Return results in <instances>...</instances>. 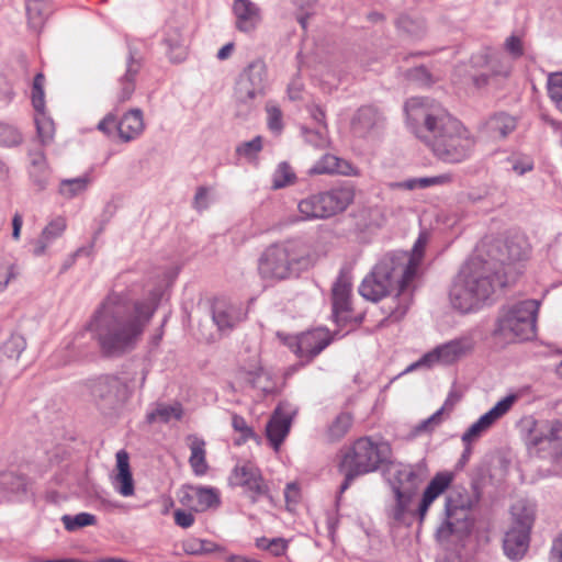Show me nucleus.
<instances>
[{
  "mask_svg": "<svg viewBox=\"0 0 562 562\" xmlns=\"http://www.w3.org/2000/svg\"><path fill=\"white\" fill-rule=\"evenodd\" d=\"M161 297L160 290L136 300L131 291H111L91 315L85 329L97 341L100 351L109 358L133 351L140 341Z\"/></svg>",
  "mask_w": 562,
  "mask_h": 562,
  "instance_id": "1",
  "label": "nucleus"
},
{
  "mask_svg": "<svg viewBox=\"0 0 562 562\" xmlns=\"http://www.w3.org/2000/svg\"><path fill=\"white\" fill-rule=\"evenodd\" d=\"M407 123L415 135L446 162H460L469 157L474 139L460 121L439 103L428 98H411L405 103Z\"/></svg>",
  "mask_w": 562,
  "mask_h": 562,
  "instance_id": "2",
  "label": "nucleus"
},
{
  "mask_svg": "<svg viewBox=\"0 0 562 562\" xmlns=\"http://www.w3.org/2000/svg\"><path fill=\"white\" fill-rule=\"evenodd\" d=\"M427 235L422 233L411 252L396 251L385 255L362 280L359 293L368 301L378 302L396 290L405 295L424 258Z\"/></svg>",
  "mask_w": 562,
  "mask_h": 562,
  "instance_id": "3",
  "label": "nucleus"
},
{
  "mask_svg": "<svg viewBox=\"0 0 562 562\" xmlns=\"http://www.w3.org/2000/svg\"><path fill=\"white\" fill-rule=\"evenodd\" d=\"M507 285L496 262L474 257L460 270L450 289V302L461 313H470L492 301Z\"/></svg>",
  "mask_w": 562,
  "mask_h": 562,
  "instance_id": "4",
  "label": "nucleus"
},
{
  "mask_svg": "<svg viewBox=\"0 0 562 562\" xmlns=\"http://www.w3.org/2000/svg\"><path fill=\"white\" fill-rule=\"evenodd\" d=\"M307 252L302 243L286 240L267 247L258 259V271L262 279L286 280L307 266Z\"/></svg>",
  "mask_w": 562,
  "mask_h": 562,
  "instance_id": "5",
  "label": "nucleus"
},
{
  "mask_svg": "<svg viewBox=\"0 0 562 562\" xmlns=\"http://www.w3.org/2000/svg\"><path fill=\"white\" fill-rule=\"evenodd\" d=\"M269 89L268 71L263 60L256 59L239 74L234 87L235 115L248 117L266 97Z\"/></svg>",
  "mask_w": 562,
  "mask_h": 562,
  "instance_id": "6",
  "label": "nucleus"
},
{
  "mask_svg": "<svg viewBox=\"0 0 562 562\" xmlns=\"http://www.w3.org/2000/svg\"><path fill=\"white\" fill-rule=\"evenodd\" d=\"M384 460L382 449L376 442L369 437L357 439L341 453L339 471L345 479L339 493L347 491L356 477L376 471Z\"/></svg>",
  "mask_w": 562,
  "mask_h": 562,
  "instance_id": "7",
  "label": "nucleus"
},
{
  "mask_svg": "<svg viewBox=\"0 0 562 562\" xmlns=\"http://www.w3.org/2000/svg\"><path fill=\"white\" fill-rule=\"evenodd\" d=\"M539 303L525 300L504 306L498 314L493 335L507 341L529 340L536 336Z\"/></svg>",
  "mask_w": 562,
  "mask_h": 562,
  "instance_id": "8",
  "label": "nucleus"
},
{
  "mask_svg": "<svg viewBox=\"0 0 562 562\" xmlns=\"http://www.w3.org/2000/svg\"><path fill=\"white\" fill-rule=\"evenodd\" d=\"M452 476L449 473H437L424 491L422 502L417 508L416 514L419 520L423 521L431 503L441 495L451 483ZM394 493V502L391 504L386 514L387 517L397 524L411 525L415 517V512L412 508V503L415 495L404 494L400 492Z\"/></svg>",
  "mask_w": 562,
  "mask_h": 562,
  "instance_id": "9",
  "label": "nucleus"
},
{
  "mask_svg": "<svg viewBox=\"0 0 562 562\" xmlns=\"http://www.w3.org/2000/svg\"><path fill=\"white\" fill-rule=\"evenodd\" d=\"M89 390L98 409L109 417L119 416L131 397L127 383L113 374L90 380Z\"/></svg>",
  "mask_w": 562,
  "mask_h": 562,
  "instance_id": "10",
  "label": "nucleus"
},
{
  "mask_svg": "<svg viewBox=\"0 0 562 562\" xmlns=\"http://www.w3.org/2000/svg\"><path fill=\"white\" fill-rule=\"evenodd\" d=\"M473 348L474 340L470 336L456 338L441 346H438L432 351L426 353L419 361L412 364L407 371H411L419 366H431L436 362L451 364L470 353Z\"/></svg>",
  "mask_w": 562,
  "mask_h": 562,
  "instance_id": "11",
  "label": "nucleus"
},
{
  "mask_svg": "<svg viewBox=\"0 0 562 562\" xmlns=\"http://www.w3.org/2000/svg\"><path fill=\"white\" fill-rule=\"evenodd\" d=\"M233 485L241 486L252 503L260 497H269V487L266 484L260 470L251 463L236 465L231 474Z\"/></svg>",
  "mask_w": 562,
  "mask_h": 562,
  "instance_id": "12",
  "label": "nucleus"
},
{
  "mask_svg": "<svg viewBox=\"0 0 562 562\" xmlns=\"http://www.w3.org/2000/svg\"><path fill=\"white\" fill-rule=\"evenodd\" d=\"M330 342L331 336L327 329L315 328L291 338L289 346L299 358L311 361Z\"/></svg>",
  "mask_w": 562,
  "mask_h": 562,
  "instance_id": "13",
  "label": "nucleus"
},
{
  "mask_svg": "<svg viewBox=\"0 0 562 562\" xmlns=\"http://www.w3.org/2000/svg\"><path fill=\"white\" fill-rule=\"evenodd\" d=\"M516 394H509L498 401L488 412L483 414L468 430L462 435V442L465 446L477 440L487 429H490L499 418L506 415L517 401Z\"/></svg>",
  "mask_w": 562,
  "mask_h": 562,
  "instance_id": "14",
  "label": "nucleus"
},
{
  "mask_svg": "<svg viewBox=\"0 0 562 562\" xmlns=\"http://www.w3.org/2000/svg\"><path fill=\"white\" fill-rule=\"evenodd\" d=\"M246 318L241 305L226 299H215L212 305V319L222 333H229Z\"/></svg>",
  "mask_w": 562,
  "mask_h": 562,
  "instance_id": "15",
  "label": "nucleus"
},
{
  "mask_svg": "<svg viewBox=\"0 0 562 562\" xmlns=\"http://www.w3.org/2000/svg\"><path fill=\"white\" fill-rule=\"evenodd\" d=\"M44 82L45 77L42 72H38L33 80L32 87V103L36 112L40 113L35 117V124L37 128L38 137L43 144L48 143L54 135V123L52 120L44 115Z\"/></svg>",
  "mask_w": 562,
  "mask_h": 562,
  "instance_id": "16",
  "label": "nucleus"
},
{
  "mask_svg": "<svg viewBox=\"0 0 562 562\" xmlns=\"http://www.w3.org/2000/svg\"><path fill=\"white\" fill-rule=\"evenodd\" d=\"M471 508L449 509L446 508V519L438 527L436 536L440 541L448 540L451 536L459 538L468 535L472 528L470 518Z\"/></svg>",
  "mask_w": 562,
  "mask_h": 562,
  "instance_id": "17",
  "label": "nucleus"
},
{
  "mask_svg": "<svg viewBox=\"0 0 562 562\" xmlns=\"http://www.w3.org/2000/svg\"><path fill=\"white\" fill-rule=\"evenodd\" d=\"M142 67V58L137 56L135 50L130 49L124 72L117 79V103H124L132 98L136 87V77Z\"/></svg>",
  "mask_w": 562,
  "mask_h": 562,
  "instance_id": "18",
  "label": "nucleus"
},
{
  "mask_svg": "<svg viewBox=\"0 0 562 562\" xmlns=\"http://www.w3.org/2000/svg\"><path fill=\"white\" fill-rule=\"evenodd\" d=\"M324 212V220L344 212L353 201V190L349 187L334 188L317 193Z\"/></svg>",
  "mask_w": 562,
  "mask_h": 562,
  "instance_id": "19",
  "label": "nucleus"
},
{
  "mask_svg": "<svg viewBox=\"0 0 562 562\" xmlns=\"http://www.w3.org/2000/svg\"><path fill=\"white\" fill-rule=\"evenodd\" d=\"M425 476V471L419 465H402L391 481L392 491L415 495Z\"/></svg>",
  "mask_w": 562,
  "mask_h": 562,
  "instance_id": "20",
  "label": "nucleus"
},
{
  "mask_svg": "<svg viewBox=\"0 0 562 562\" xmlns=\"http://www.w3.org/2000/svg\"><path fill=\"white\" fill-rule=\"evenodd\" d=\"M180 502L191 506L195 512H203L220 504L216 490L212 487L189 486L182 492Z\"/></svg>",
  "mask_w": 562,
  "mask_h": 562,
  "instance_id": "21",
  "label": "nucleus"
},
{
  "mask_svg": "<svg viewBox=\"0 0 562 562\" xmlns=\"http://www.w3.org/2000/svg\"><path fill=\"white\" fill-rule=\"evenodd\" d=\"M233 12L236 18V29L249 33L260 22V9L250 0H234Z\"/></svg>",
  "mask_w": 562,
  "mask_h": 562,
  "instance_id": "22",
  "label": "nucleus"
},
{
  "mask_svg": "<svg viewBox=\"0 0 562 562\" xmlns=\"http://www.w3.org/2000/svg\"><path fill=\"white\" fill-rule=\"evenodd\" d=\"M67 223L65 217L57 216L53 218L42 231L41 235L32 241L33 255L35 257L44 256L47 248L59 238L66 231Z\"/></svg>",
  "mask_w": 562,
  "mask_h": 562,
  "instance_id": "23",
  "label": "nucleus"
},
{
  "mask_svg": "<svg viewBox=\"0 0 562 562\" xmlns=\"http://www.w3.org/2000/svg\"><path fill=\"white\" fill-rule=\"evenodd\" d=\"M292 424V415L278 407L266 426V434L272 447L278 450L288 436Z\"/></svg>",
  "mask_w": 562,
  "mask_h": 562,
  "instance_id": "24",
  "label": "nucleus"
},
{
  "mask_svg": "<svg viewBox=\"0 0 562 562\" xmlns=\"http://www.w3.org/2000/svg\"><path fill=\"white\" fill-rule=\"evenodd\" d=\"M381 121L382 116L378 109L371 105L361 106L351 119V131L358 137H366Z\"/></svg>",
  "mask_w": 562,
  "mask_h": 562,
  "instance_id": "25",
  "label": "nucleus"
},
{
  "mask_svg": "<svg viewBox=\"0 0 562 562\" xmlns=\"http://www.w3.org/2000/svg\"><path fill=\"white\" fill-rule=\"evenodd\" d=\"M351 282L349 278L340 273L331 289L333 313L336 317L346 318L350 312Z\"/></svg>",
  "mask_w": 562,
  "mask_h": 562,
  "instance_id": "26",
  "label": "nucleus"
},
{
  "mask_svg": "<svg viewBox=\"0 0 562 562\" xmlns=\"http://www.w3.org/2000/svg\"><path fill=\"white\" fill-rule=\"evenodd\" d=\"M144 127L143 112L140 109L135 108L127 111L117 122L116 132L119 137L127 143L139 136Z\"/></svg>",
  "mask_w": 562,
  "mask_h": 562,
  "instance_id": "27",
  "label": "nucleus"
},
{
  "mask_svg": "<svg viewBox=\"0 0 562 562\" xmlns=\"http://www.w3.org/2000/svg\"><path fill=\"white\" fill-rule=\"evenodd\" d=\"M530 533L509 528L503 540V549L506 557L513 561L522 559L529 547Z\"/></svg>",
  "mask_w": 562,
  "mask_h": 562,
  "instance_id": "28",
  "label": "nucleus"
},
{
  "mask_svg": "<svg viewBox=\"0 0 562 562\" xmlns=\"http://www.w3.org/2000/svg\"><path fill=\"white\" fill-rule=\"evenodd\" d=\"M116 469L117 473L113 479L115 490L125 497L134 495V480L130 470L128 454L124 450L116 453Z\"/></svg>",
  "mask_w": 562,
  "mask_h": 562,
  "instance_id": "29",
  "label": "nucleus"
},
{
  "mask_svg": "<svg viewBox=\"0 0 562 562\" xmlns=\"http://www.w3.org/2000/svg\"><path fill=\"white\" fill-rule=\"evenodd\" d=\"M171 61L180 63L187 57V37L178 25H168L165 38Z\"/></svg>",
  "mask_w": 562,
  "mask_h": 562,
  "instance_id": "30",
  "label": "nucleus"
},
{
  "mask_svg": "<svg viewBox=\"0 0 562 562\" xmlns=\"http://www.w3.org/2000/svg\"><path fill=\"white\" fill-rule=\"evenodd\" d=\"M183 415L182 405L178 402L169 405L166 403L157 402L154 403L150 409L146 413L145 419L149 425L156 423H169L172 418L180 420Z\"/></svg>",
  "mask_w": 562,
  "mask_h": 562,
  "instance_id": "31",
  "label": "nucleus"
},
{
  "mask_svg": "<svg viewBox=\"0 0 562 562\" xmlns=\"http://www.w3.org/2000/svg\"><path fill=\"white\" fill-rule=\"evenodd\" d=\"M29 27L40 32L52 14L50 0H25Z\"/></svg>",
  "mask_w": 562,
  "mask_h": 562,
  "instance_id": "32",
  "label": "nucleus"
},
{
  "mask_svg": "<svg viewBox=\"0 0 562 562\" xmlns=\"http://www.w3.org/2000/svg\"><path fill=\"white\" fill-rule=\"evenodd\" d=\"M26 347V341L19 334L11 335L0 347V367L10 368L14 366Z\"/></svg>",
  "mask_w": 562,
  "mask_h": 562,
  "instance_id": "33",
  "label": "nucleus"
},
{
  "mask_svg": "<svg viewBox=\"0 0 562 562\" xmlns=\"http://www.w3.org/2000/svg\"><path fill=\"white\" fill-rule=\"evenodd\" d=\"M528 434L526 436V445L529 448H537L539 450L549 449V437L551 422L535 419L528 420Z\"/></svg>",
  "mask_w": 562,
  "mask_h": 562,
  "instance_id": "34",
  "label": "nucleus"
},
{
  "mask_svg": "<svg viewBox=\"0 0 562 562\" xmlns=\"http://www.w3.org/2000/svg\"><path fill=\"white\" fill-rule=\"evenodd\" d=\"M513 524L510 528L526 532L531 531L535 521V506L526 501H518L512 506Z\"/></svg>",
  "mask_w": 562,
  "mask_h": 562,
  "instance_id": "35",
  "label": "nucleus"
},
{
  "mask_svg": "<svg viewBox=\"0 0 562 562\" xmlns=\"http://www.w3.org/2000/svg\"><path fill=\"white\" fill-rule=\"evenodd\" d=\"M351 166L344 159L334 155H324L314 166L310 169V175H349Z\"/></svg>",
  "mask_w": 562,
  "mask_h": 562,
  "instance_id": "36",
  "label": "nucleus"
},
{
  "mask_svg": "<svg viewBox=\"0 0 562 562\" xmlns=\"http://www.w3.org/2000/svg\"><path fill=\"white\" fill-rule=\"evenodd\" d=\"M452 177L448 173L434 176V177H422V178H412L404 181L391 182L389 187L391 189H402V190H416V189H426L434 186H442L446 183H450Z\"/></svg>",
  "mask_w": 562,
  "mask_h": 562,
  "instance_id": "37",
  "label": "nucleus"
},
{
  "mask_svg": "<svg viewBox=\"0 0 562 562\" xmlns=\"http://www.w3.org/2000/svg\"><path fill=\"white\" fill-rule=\"evenodd\" d=\"M516 119L507 113H497L488 119L486 128L492 137L505 138L516 128Z\"/></svg>",
  "mask_w": 562,
  "mask_h": 562,
  "instance_id": "38",
  "label": "nucleus"
},
{
  "mask_svg": "<svg viewBox=\"0 0 562 562\" xmlns=\"http://www.w3.org/2000/svg\"><path fill=\"white\" fill-rule=\"evenodd\" d=\"M504 249L506 250V256H502L501 258L493 261L496 262V266L499 268L501 272L506 277V267L512 262L526 258L528 249L525 243L516 241L514 239L507 240L504 244Z\"/></svg>",
  "mask_w": 562,
  "mask_h": 562,
  "instance_id": "39",
  "label": "nucleus"
},
{
  "mask_svg": "<svg viewBox=\"0 0 562 562\" xmlns=\"http://www.w3.org/2000/svg\"><path fill=\"white\" fill-rule=\"evenodd\" d=\"M191 456L189 463L196 475H204L207 471V463L205 460V441L201 438L191 436L189 437Z\"/></svg>",
  "mask_w": 562,
  "mask_h": 562,
  "instance_id": "40",
  "label": "nucleus"
},
{
  "mask_svg": "<svg viewBox=\"0 0 562 562\" xmlns=\"http://www.w3.org/2000/svg\"><path fill=\"white\" fill-rule=\"evenodd\" d=\"M31 166L30 177L38 190H44L48 180V168L46 165V158L42 151L30 153Z\"/></svg>",
  "mask_w": 562,
  "mask_h": 562,
  "instance_id": "41",
  "label": "nucleus"
},
{
  "mask_svg": "<svg viewBox=\"0 0 562 562\" xmlns=\"http://www.w3.org/2000/svg\"><path fill=\"white\" fill-rule=\"evenodd\" d=\"M92 179L86 173L77 178L63 179L59 183L58 193L65 199L76 198L87 191Z\"/></svg>",
  "mask_w": 562,
  "mask_h": 562,
  "instance_id": "42",
  "label": "nucleus"
},
{
  "mask_svg": "<svg viewBox=\"0 0 562 562\" xmlns=\"http://www.w3.org/2000/svg\"><path fill=\"white\" fill-rule=\"evenodd\" d=\"M396 27L414 38L422 37L426 32L425 21L416 14L403 13L396 19Z\"/></svg>",
  "mask_w": 562,
  "mask_h": 562,
  "instance_id": "43",
  "label": "nucleus"
},
{
  "mask_svg": "<svg viewBox=\"0 0 562 562\" xmlns=\"http://www.w3.org/2000/svg\"><path fill=\"white\" fill-rule=\"evenodd\" d=\"M301 218L307 220H324V212L321 206L318 194H312L301 200L297 204Z\"/></svg>",
  "mask_w": 562,
  "mask_h": 562,
  "instance_id": "44",
  "label": "nucleus"
},
{
  "mask_svg": "<svg viewBox=\"0 0 562 562\" xmlns=\"http://www.w3.org/2000/svg\"><path fill=\"white\" fill-rule=\"evenodd\" d=\"M352 426V416L349 413H340L336 416V418L331 422L327 429V437L329 441H338Z\"/></svg>",
  "mask_w": 562,
  "mask_h": 562,
  "instance_id": "45",
  "label": "nucleus"
},
{
  "mask_svg": "<svg viewBox=\"0 0 562 562\" xmlns=\"http://www.w3.org/2000/svg\"><path fill=\"white\" fill-rule=\"evenodd\" d=\"M22 273L21 267L11 259L0 260V293H2L11 283L16 281Z\"/></svg>",
  "mask_w": 562,
  "mask_h": 562,
  "instance_id": "46",
  "label": "nucleus"
},
{
  "mask_svg": "<svg viewBox=\"0 0 562 562\" xmlns=\"http://www.w3.org/2000/svg\"><path fill=\"white\" fill-rule=\"evenodd\" d=\"M61 521L67 531H76L87 526L97 524V517L89 513H79L75 516L64 515Z\"/></svg>",
  "mask_w": 562,
  "mask_h": 562,
  "instance_id": "47",
  "label": "nucleus"
},
{
  "mask_svg": "<svg viewBox=\"0 0 562 562\" xmlns=\"http://www.w3.org/2000/svg\"><path fill=\"white\" fill-rule=\"evenodd\" d=\"M295 173L288 162H281L273 173L272 188L281 189L295 182Z\"/></svg>",
  "mask_w": 562,
  "mask_h": 562,
  "instance_id": "48",
  "label": "nucleus"
},
{
  "mask_svg": "<svg viewBox=\"0 0 562 562\" xmlns=\"http://www.w3.org/2000/svg\"><path fill=\"white\" fill-rule=\"evenodd\" d=\"M548 450L557 459L562 457V422H551Z\"/></svg>",
  "mask_w": 562,
  "mask_h": 562,
  "instance_id": "49",
  "label": "nucleus"
},
{
  "mask_svg": "<svg viewBox=\"0 0 562 562\" xmlns=\"http://www.w3.org/2000/svg\"><path fill=\"white\" fill-rule=\"evenodd\" d=\"M0 484L12 493H20L26 491V477L13 472L3 473L0 476Z\"/></svg>",
  "mask_w": 562,
  "mask_h": 562,
  "instance_id": "50",
  "label": "nucleus"
},
{
  "mask_svg": "<svg viewBox=\"0 0 562 562\" xmlns=\"http://www.w3.org/2000/svg\"><path fill=\"white\" fill-rule=\"evenodd\" d=\"M266 112L268 128L276 134H280L283 130L281 109L274 102L268 101L266 104Z\"/></svg>",
  "mask_w": 562,
  "mask_h": 562,
  "instance_id": "51",
  "label": "nucleus"
},
{
  "mask_svg": "<svg viewBox=\"0 0 562 562\" xmlns=\"http://www.w3.org/2000/svg\"><path fill=\"white\" fill-rule=\"evenodd\" d=\"M548 92L557 108L562 111V72H553L549 75Z\"/></svg>",
  "mask_w": 562,
  "mask_h": 562,
  "instance_id": "52",
  "label": "nucleus"
},
{
  "mask_svg": "<svg viewBox=\"0 0 562 562\" xmlns=\"http://www.w3.org/2000/svg\"><path fill=\"white\" fill-rule=\"evenodd\" d=\"M263 139L261 136H256L251 140H247L237 146L236 153L249 160L257 158L262 149Z\"/></svg>",
  "mask_w": 562,
  "mask_h": 562,
  "instance_id": "53",
  "label": "nucleus"
},
{
  "mask_svg": "<svg viewBox=\"0 0 562 562\" xmlns=\"http://www.w3.org/2000/svg\"><path fill=\"white\" fill-rule=\"evenodd\" d=\"M21 143V133L15 127L0 122V145L5 147H12L20 145Z\"/></svg>",
  "mask_w": 562,
  "mask_h": 562,
  "instance_id": "54",
  "label": "nucleus"
},
{
  "mask_svg": "<svg viewBox=\"0 0 562 562\" xmlns=\"http://www.w3.org/2000/svg\"><path fill=\"white\" fill-rule=\"evenodd\" d=\"M443 420L442 416V409H438L436 413H434L431 416H429L427 419H424L419 424H417L414 429V435H420L423 432H432L436 427H438Z\"/></svg>",
  "mask_w": 562,
  "mask_h": 562,
  "instance_id": "55",
  "label": "nucleus"
},
{
  "mask_svg": "<svg viewBox=\"0 0 562 562\" xmlns=\"http://www.w3.org/2000/svg\"><path fill=\"white\" fill-rule=\"evenodd\" d=\"M473 502L468 494H462L459 492L450 493L446 499V508L449 509H465L472 508Z\"/></svg>",
  "mask_w": 562,
  "mask_h": 562,
  "instance_id": "56",
  "label": "nucleus"
},
{
  "mask_svg": "<svg viewBox=\"0 0 562 562\" xmlns=\"http://www.w3.org/2000/svg\"><path fill=\"white\" fill-rule=\"evenodd\" d=\"M305 140L315 148H325L328 145V137L326 130H304Z\"/></svg>",
  "mask_w": 562,
  "mask_h": 562,
  "instance_id": "57",
  "label": "nucleus"
},
{
  "mask_svg": "<svg viewBox=\"0 0 562 562\" xmlns=\"http://www.w3.org/2000/svg\"><path fill=\"white\" fill-rule=\"evenodd\" d=\"M217 549V546L206 540H192L186 543V550L192 554L211 553Z\"/></svg>",
  "mask_w": 562,
  "mask_h": 562,
  "instance_id": "58",
  "label": "nucleus"
},
{
  "mask_svg": "<svg viewBox=\"0 0 562 562\" xmlns=\"http://www.w3.org/2000/svg\"><path fill=\"white\" fill-rule=\"evenodd\" d=\"M505 50L514 58L518 59L524 55V45L521 37L510 35L504 43Z\"/></svg>",
  "mask_w": 562,
  "mask_h": 562,
  "instance_id": "59",
  "label": "nucleus"
},
{
  "mask_svg": "<svg viewBox=\"0 0 562 562\" xmlns=\"http://www.w3.org/2000/svg\"><path fill=\"white\" fill-rule=\"evenodd\" d=\"M232 426L236 431L240 432L243 441L255 436L252 429L247 425L243 416L234 414L232 417Z\"/></svg>",
  "mask_w": 562,
  "mask_h": 562,
  "instance_id": "60",
  "label": "nucleus"
},
{
  "mask_svg": "<svg viewBox=\"0 0 562 562\" xmlns=\"http://www.w3.org/2000/svg\"><path fill=\"white\" fill-rule=\"evenodd\" d=\"M116 126V117L113 114H108L102 121L99 122L98 130L110 136L114 134Z\"/></svg>",
  "mask_w": 562,
  "mask_h": 562,
  "instance_id": "61",
  "label": "nucleus"
},
{
  "mask_svg": "<svg viewBox=\"0 0 562 562\" xmlns=\"http://www.w3.org/2000/svg\"><path fill=\"white\" fill-rule=\"evenodd\" d=\"M175 522L182 528H189L194 522V516L191 513L177 509L175 512Z\"/></svg>",
  "mask_w": 562,
  "mask_h": 562,
  "instance_id": "62",
  "label": "nucleus"
},
{
  "mask_svg": "<svg viewBox=\"0 0 562 562\" xmlns=\"http://www.w3.org/2000/svg\"><path fill=\"white\" fill-rule=\"evenodd\" d=\"M288 549V541L284 538H273L270 540V550L274 557H280L285 553Z\"/></svg>",
  "mask_w": 562,
  "mask_h": 562,
  "instance_id": "63",
  "label": "nucleus"
},
{
  "mask_svg": "<svg viewBox=\"0 0 562 562\" xmlns=\"http://www.w3.org/2000/svg\"><path fill=\"white\" fill-rule=\"evenodd\" d=\"M408 76L413 80H416L423 85H428L430 82V74L425 67H416L411 69Z\"/></svg>",
  "mask_w": 562,
  "mask_h": 562,
  "instance_id": "64",
  "label": "nucleus"
}]
</instances>
